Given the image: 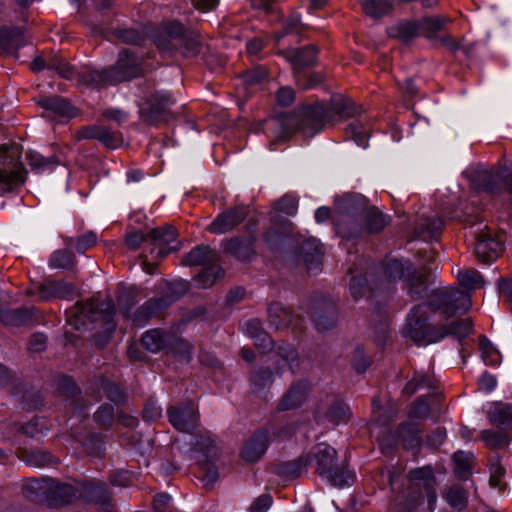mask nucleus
Returning <instances> with one entry per match:
<instances>
[{
	"label": "nucleus",
	"instance_id": "obj_1",
	"mask_svg": "<svg viewBox=\"0 0 512 512\" xmlns=\"http://www.w3.org/2000/svg\"><path fill=\"white\" fill-rule=\"evenodd\" d=\"M360 114V107L350 100L333 99L328 104H316L302 109L299 115L289 114L273 118L268 122L271 132L270 146L285 142L296 131L300 130L307 137H312L336 116L350 118Z\"/></svg>",
	"mask_w": 512,
	"mask_h": 512
},
{
	"label": "nucleus",
	"instance_id": "obj_2",
	"mask_svg": "<svg viewBox=\"0 0 512 512\" xmlns=\"http://www.w3.org/2000/svg\"><path fill=\"white\" fill-rule=\"evenodd\" d=\"M368 201L361 194H346L336 200L338 216L335 218L337 233L347 239L362 237V216Z\"/></svg>",
	"mask_w": 512,
	"mask_h": 512
},
{
	"label": "nucleus",
	"instance_id": "obj_3",
	"mask_svg": "<svg viewBox=\"0 0 512 512\" xmlns=\"http://www.w3.org/2000/svg\"><path fill=\"white\" fill-rule=\"evenodd\" d=\"M383 273L385 275V281L381 282L379 289L388 288L390 283L397 279L405 278L407 287L412 299H420L426 292L427 286L426 281L428 272L426 269L423 271H417L413 268L412 263L409 260L402 261L392 259L387 261L383 267ZM371 291L378 290V287H371Z\"/></svg>",
	"mask_w": 512,
	"mask_h": 512
},
{
	"label": "nucleus",
	"instance_id": "obj_4",
	"mask_svg": "<svg viewBox=\"0 0 512 512\" xmlns=\"http://www.w3.org/2000/svg\"><path fill=\"white\" fill-rule=\"evenodd\" d=\"M182 263L186 266H202V270L195 275L194 281L199 288L211 287L224 275L220 266V255L208 245H199L187 253Z\"/></svg>",
	"mask_w": 512,
	"mask_h": 512
},
{
	"label": "nucleus",
	"instance_id": "obj_5",
	"mask_svg": "<svg viewBox=\"0 0 512 512\" xmlns=\"http://www.w3.org/2000/svg\"><path fill=\"white\" fill-rule=\"evenodd\" d=\"M26 179V171L20 162V148L17 144L0 146V195L13 192Z\"/></svg>",
	"mask_w": 512,
	"mask_h": 512
},
{
	"label": "nucleus",
	"instance_id": "obj_6",
	"mask_svg": "<svg viewBox=\"0 0 512 512\" xmlns=\"http://www.w3.org/2000/svg\"><path fill=\"white\" fill-rule=\"evenodd\" d=\"M428 305L433 311L440 312L448 320L466 312L472 302L468 292L451 287L435 290L430 296Z\"/></svg>",
	"mask_w": 512,
	"mask_h": 512
},
{
	"label": "nucleus",
	"instance_id": "obj_7",
	"mask_svg": "<svg viewBox=\"0 0 512 512\" xmlns=\"http://www.w3.org/2000/svg\"><path fill=\"white\" fill-rule=\"evenodd\" d=\"M427 307L424 304L414 306L403 328V334L416 343L429 344L437 342V328L427 324Z\"/></svg>",
	"mask_w": 512,
	"mask_h": 512
},
{
	"label": "nucleus",
	"instance_id": "obj_8",
	"mask_svg": "<svg viewBox=\"0 0 512 512\" xmlns=\"http://www.w3.org/2000/svg\"><path fill=\"white\" fill-rule=\"evenodd\" d=\"M475 238L474 253L483 263L495 261L503 252V241L495 236L487 225L479 223L473 230Z\"/></svg>",
	"mask_w": 512,
	"mask_h": 512
},
{
	"label": "nucleus",
	"instance_id": "obj_9",
	"mask_svg": "<svg viewBox=\"0 0 512 512\" xmlns=\"http://www.w3.org/2000/svg\"><path fill=\"white\" fill-rule=\"evenodd\" d=\"M115 312L113 301L109 298L98 301L92 300L87 303L77 302L68 312L69 318L75 317L79 320L88 319L91 322L103 321L110 323Z\"/></svg>",
	"mask_w": 512,
	"mask_h": 512
},
{
	"label": "nucleus",
	"instance_id": "obj_10",
	"mask_svg": "<svg viewBox=\"0 0 512 512\" xmlns=\"http://www.w3.org/2000/svg\"><path fill=\"white\" fill-rule=\"evenodd\" d=\"M174 100L169 94L155 92L146 100L140 109L142 120L147 124H156L158 122H167L171 115V106Z\"/></svg>",
	"mask_w": 512,
	"mask_h": 512
},
{
	"label": "nucleus",
	"instance_id": "obj_11",
	"mask_svg": "<svg viewBox=\"0 0 512 512\" xmlns=\"http://www.w3.org/2000/svg\"><path fill=\"white\" fill-rule=\"evenodd\" d=\"M149 254L152 259H161L179 249L176 232L171 226L154 228L148 232Z\"/></svg>",
	"mask_w": 512,
	"mask_h": 512
},
{
	"label": "nucleus",
	"instance_id": "obj_12",
	"mask_svg": "<svg viewBox=\"0 0 512 512\" xmlns=\"http://www.w3.org/2000/svg\"><path fill=\"white\" fill-rule=\"evenodd\" d=\"M114 84L139 77L143 73L141 59L128 49L119 53L115 66L109 68Z\"/></svg>",
	"mask_w": 512,
	"mask_h": 512
},
{
	"label": "nucleus",
	"instance_id": "obj_13",
	"mask_svg": "<svg viewBox=\"0 0 512 512\" xmlns=\"http://www.w3.org/2000/svg\"><path fill=\"white\" fill-rule=\"evenodd\" d=\"M167 414L171 425L180 432H191L197 427L198 413L192 401L170 407Z\"/></svg>",
	"mask_w": 512,
	"mask_h": 512
},
{
	"label": "nucleus",
	"instance_id": "obj_14",
	"mask_svg": "<svg viewBox=\"0 0 512 512\" xmlns=\"http://www.w3.org/2000/svg\"><path fill=\"white\" fill-rule=\"evenodd\" d=\"M311 318L319 331H328L337 322L336 304L329 299H315L311 304Z\"/></svg>",
	"mask_w": 512,
	"mask_h": 512
},
{
	"label": "nucleus",
	"instance_id": "obj_15",
	"mask_svg": "<svg viewBox=\"0 0 512 512\" xmlns=\"http://www.w3.org/2000/svg\"><path fill=\"white\" fill-rule=\"evenodd\" d=\"M249 214L247 206H235L220 213L208 226V231L213 234H224L244 221Z\"/></svg>",
	"mask_w": 512,
	"mask_h": 512
},
{
	"label": "nucleus",
	"instance_id": "obj_16",
	"mask_svg": "<svg viewBox=\"0 0 512 512\" xmlns=\"http://www.w3.org/2000/svg\"><path fill=\"white\" fill-rule=\"evenodd\" d=\"M473 189L480 192L497 194L501 191L498 170L493 172L487 169H472L465 172Z\"/></svg>",
	"mask_w": 512,
	"mask_h": 512
},
{
	"label": "nucleus",
	"instance_id": "obj_17",
	"mask_svg": "<svg viewBox=\"0 0 512 512\" xmlns=\"http://www.w3.org/2000/svg\"><path fill=\"white\" fill-rule=\"evenodd\" d=\"M186 33L180 22H168L154 36V43L162 51H173L178 48V43Z\"/></svg>",
	"mask_w": 512,
	"mask_h": 512
},
{
	"label": "nucleus",
	"instance_id": "obj_18",
	"mask_svg": "<svg viewBox=\"0 0 512 512\" xmlns=\"http://www.w3.org/2000/svg\"><path fill=\"white\" fill-rule=\"evenodd\" d=\"M268 321L276 330L288 327L297 330L302 328L303 319L281 303H273L268 308Z\"/></svg>",
	"mask_w": 512,
	"mask_h": 512
},
{
	"label": "nucleus",
	"instance_id": "obj_19",
	"mask_svg": "<svg viewBox=\"0 0 512 512\" xmlns=\"http://www.w3.org/2000/svg\"><path fill=\"white\" fill-rule=\"evenodd\" d=\"M309 454L311 461H315L316 473L321 477L326 478L337 466L335 463L337 452L327 444L320 443L316 445Z\"/></svg>",
	"mask_w": 512,
	"mask_h": 512
},
{
	"label": "nucleus",
	"instance_id": "obj_20",
	"mask_svg": "<svg viewBox=\"0 0 512 512\" xmlns=\"http://www.w3.org/2000/svg\"><path fill=\"white\" fill-rule=\"evenodd\" d=\"M26 43L22 28L15 26L0 28V56L17 55L18 50Z\"/></svg>",
	"mask_w": 512,
	"mask_h": 512
},
{
	"label": "nucleus",
	"instance_id": "obj_21",
	"mask_svg": "<svg viewBox=\"0 0 512 512\" xmlns=\"http://www.w3.org/2000/svg\"><path fill=\"white\" fill-rule=\"evenodd\" d=\"M36 289L39 298L44 301L52 298H68L75 292L74 285L64 280L46 279L38 283Z\"/></svg>",
	"mask_w": 512,
	"mask_h": 512
},
{
	"label": "nucleus",
	"instance_id": "obj_22",
	"mask_svg": "<svg viewBox=\"0 0 512 512\" xmlns=\"http://www.w3.org/2000/svg\"><path fill=\"white\" fill-rule=\"evenodd\" d=\"M280 53L291 63L294 72L298 73L303 68L315 63L318 49L314 45H307L300 49H286Z\"/></svg>",
	"mask_w": 512,
	"mask_h": 512
},
{
	"label": "nucleus",
	"instance_id": "obj_23",
	"mask_svg": "<svg viewBox=\"0 0 512 512\" xmlns=\"http://www.w3.org/2000/svg\"><path fill=\"white\" fill-rule=\"evenodd\" d=\"M299 256L308 272H318L322 264V247L315 238L303 241L299 247Z\"/></svg>",
	"mask_w": 512,
	"mask_h": 512
},
{
	"label": "nucleus",
	"instance_id": "obj_24",
	"mask_svg": "<svg viewBox=\"0 0 512 512\" xmlns=\"http://www.w3.org/2000/svg\"><path fill=\"white\" fill-rule=\"evenodd\" d=\"M420 425L416 422H403L396 435H393L391 439L382 438L380 445L384 447L387 442V446H392L397 441H402L408 448H414L420 445Z\"/></svg>",
	"mask_w": 512,
	"mask_h": 512
},
{
	"label": "nucleus",
	"instance_id": "obj_25",
	"mask_svg": "<svg viewBox=\"0 0 512 512\" xmlns=\"http://www.w3.org/2000/svg\"><path fill=\"white\" fill-rule=\"evenodd\" d=\"M44 110L51 112L60 119H71L77 116L78 110L71 103L60 96L41 97L37 101Z\"/></svg>",
	"mask_w": 512,
	"mask_h": 512
},
{
	"label": "nucleus",
	"instance_id": "obj_26",
	"mask_svg": "<svg viewBox=\"0 0 512 512\" xmlns=\"http://www.w3.org/2000/svg\"><path fill=\"white\" fill-rule=\"evenodd\" d=\"M276 374L281 375L285 368L294 373L299 368V357L296 349L289 343L281 342L275 349Z\"/></svg>",
	"mask_w": 512,
	"mask_h": 512
},
{
	"label": "nucleus",
	"instance_id": "obj_27",
	"mask_svg": "<svg viewBox=\"0 0 512 512\" xmlns=\"http://www.w3.org/2000/svg\"><path fill=\"white\" fill-rule=\"evenodd\" d=\"M309 385L305 381H298L291 385L289 390L283 395L278 404L280 411H288L300 407L307 399Z\"/></svg>",
	"mask_w": 512,
	"mask_h": 512
},
{
	"label": "nucleus",
	"instance_id": "obj_28",
	"mask_svg": "<svg viewBox=\"0 0 512 512\" xmlns=\"http://www.w3.org/2000/svg\"><path fill=\"white\" fill-rule=\"evenodd\" d=\"M408 478L410 483L413 485L419 484V486L424 489L429 504L436 501V480L433 474V470L430 467L413 469L409 472Z\"/></svg>",
	"mask_w": 512,
	"mask_h": 512
},
{
	"label": "nucleus",
	"instance_id": "obj_29",
	"mask_svg": "<svg viewBox=\"0 0 512 512\" xmlns=\"http://www.w3.org/2000/svg\"><path fill=\"white\" fill-rule=\"evenodd\" d=\"M268 440V433L266 431H257L244 444L241 451V457L248 462H255L259 460L264 455L268 447Z\"/></svg>",
	"mask_w": 512,
	"mask_h": 512
},
{
	"label": "nucleus",
	"instance_id": "obj_30",
	"mask_svg": "<svg viewBox=\"0 0 512 512\" xmlns=\"http://www.w3.org/2000/svg\"><path fill=\"white\" fill-rule=\"evenodd\" d=\"M424 495L425 491L419 484L413 485L409 483L406 490L396 496L394 505L399 512H413L421 503V499Z\"/></svg>",
	"mask_w": 512,
	"mask_h": 512
},
{
	"label": "nucleus",
	"instance_id": "obj_31",
	"mask_svg": "<svg viewBox=\"0 0 512 512\" xmlns=\"http://www.w3.org/2000/svg\"><path fill=\"white\" fill-rule=\"evenodd\" d=\"M168 307L162 297L149 299L135 311L133 322L137 325H143L151 318L161 317Z\"/></svg>",
	"mask_w": 512,
	"mask_h": 512
},
{
	"label": "nucleus",
	"instance_id": "obj_32",
	"mask_svg": "<svg viewBox=\"0 0 512 512\" xmlns=\"http://www.w3.org/2000/svg\"><path fill=\"white\" fill-rule=\"evenodd\" d=\"M253 243L252 237L241 238L232 237L222 241V248L225 253L231 254L239 260H247L253 254Z\"/></svg>",
	"mask_w": 512,
	"mask_h": 512
},
{
	"label": "nucleus",
	"instance_id": "obj_33",
	"mask_svg": "<svg viewBox=\"0 0 512 512\" xmlns=\"http://www.w3.org/2000/svg\"><path fill=\"white\" fill-rule=\"evenodd\" d=\"M472 331L470 319H455L438 325L437 342L446 336H453L459 340L467 337Z\"/></svg>",
	"mask_w": 512,
	"mask_h": 512
},
{
	"label": "nucleus",
	"instance_id": "obj_34",
	"mask_svg": "<svg viewBox=\"0 0 512 512\" xmlns=\"http://www.w3.org/2000/svg\"><path fill=\"white\" fill-rule=\"evenodd\" d=\"M443 226L444 222L440 217H421L415 227V236L424 241L436 240Z\"/></svg>",
	"mask_w": 512,
	"mask_h": 512
},
{
	"label": "nucleus",
	"instance_id": "obj_35",
	"mask_svg": "<svg viewBox=\"0 0 512 512\" xmlns=\"http://www.w3.org/2000/svg\"><path fill=\"white\" fill-rule=\"evenodd\" d=\"M77 490L70 484L60 483L53 479L49 481L48 502L51 505H63L73 501Z\"/></svg>",
	"mask_w": 512,
	"mask_h": 512
},
{
	"label": "nucleus",
	"instance_id": "obj_36",
	"mask_svg": "<svg viewBox=\"0 0 512 512\" xmlns=\"http://www.w3.org/2000/svg\"><path fill=\"white\" fill-rule=\"evenodd\" d=\"M35 319L34 308L21 307L0 311V321L6 326L19 327L28 325Z\"/></svg>",
	"mask_w": 512,
	"mask_h": 512
},
{
	"label": "nucleus",
	"instance_id": "obj_37",
	"mask_svg": "<svg viewBox=\"0 0 512 512\" xmlns=\"http://www.w3.org/2000/svg\"><path fill=\"white\" fill-rule=\"evenodd\" d=\"M246 333L254 339V345L261 352H270L274 343L268 333L263 329L261 321L258 319H251L245 323Z\"/></svg>",
	"mask_w": 512,
	"mask_h": 512
},
{
	"label": "nucleus",
	"instance_id": "obj_38",
	"mask_svg": "<svg viewBox=\"0 0 512 512\" xmlns=\"http://www.w3.org/2000/svg\"><path fill=\"white\" fill-rule=\"evenodd\" d=\"M488 419L491 424L512 429V404L506 402H494L488 410Z\"/></svg>",
	"mask_w": 512,
	"mask_h": 512
},
{
	"label": "nucleus",
	"instance_id": "obj_39",
	"mask_svg": "<svg viewBox=\"0 0 512 512\" xmlns=\"http://www.w3.org/2000/svg\"><path fill=\"white\" fill-rule=\"evenodd\" d=\"M310 462V454L301 455L297 459L279 464L276 467V474L285 479L298 478L306 471V467Z\"/></svg>",
	"mask_w": 512,
	"mask_h": 512
},
{
	"label": "nucleus",
	"instance_id": "obj_40",
	"mask_svg": "<svg viewBox=\"0 0 512 512\" xmlns=\"http://www.w3.org/2000/svg\"><path fill=\"white\" fill-rule=\"evenodd\" d=\"M436 388L437 380L432 374L416 371L404 386L402 393L410 397L420 390H435Z\"/></svg>",
	"mask_w": 512,
	"mask_h": 512
},
{
	"label": "nucleus",
	"instance_id": "obj_41",
	"mask_svg": "<svg viewBox=\"0 0 512 512\" xmlns=\"http://www.w3.org/2000/svg\"><path fill=\"white\" fill-rule=\"evenodd\" d=\"M49 481V478L27 480L22 488L24 497L33 502L48 501Z\"/></svg>",
	"mask_w": 512,
	"mask_h": 512
},
{
	"label": "nucleus",
	"instance_id": "obj_42",
	"mask_svg": "<svg viewBox=\"0 0 512 512\" xmlns=\"http://www.w3.org/2000/svg\"><path fill=\"white\" fill-rule=\"evenodd\" d=\"M390 38L409 43L420 35V24L417 21H405L387 29Z\"/></svg>",
	"mask_w": 512,
	"mask_h": 512
},
{
	"label": "nucleus",
	"instance_id": "obj_43",
	"mask_svg": "<svg viewBox=\"0 0 512 512\" xmlns=\"http://www.w3.org/2000/svg\"><path fill=\"white\" fill-rule=\"evenodd\" d=\"M171 335L160 329H152L144 333L141 342L147 350L155 353L168 347Z\"/></svg>",
	"mask_w": 512,
	"mask_h": 512
},
{
	"label": "nucleus",
	"instance_id": "obj_44",
	"mask_svg": "<svg viewBox=\"0 0 512 512\" xmlns=\"http://www.w3.org/2000/svg\"><path fill=\"white\" fill-rule=\"evenodd\" d=\"M384 215L376 207H366L362 216V236L365 233H378L387 225Z\"/></svg>",
	"mask_w": 512,
	"mask_h": 512
},
{
	"label": "nucleus",
	"instance_id": "obj_45",
	"mask_svg": "<svg viewBox=\"0 0 512 512\" xmlns=\"http://www.w3.org/2000/svg\"><path fill=\"white\" fill-rule=\"evenodd\" d=\"M79 83L88 87H101L104 85H113L109 69L103 71L86 70L78 74Z\"/></svg>",
	"mask_w": 512,
	"mask_h": 512
},
{
	"label": "nucleus",
	"instance_id": "obj_46",
	"mask_svg": "<svg viewBox=\"0 0 512 512\" xmlns=\"http://www.w3.org/2000/svg\"><path fill=\"white\" fill-rule=\"evenodd\" d=\"M443 498L452 507L459 511L466 508L468 503V492L458 484L446 487L442 492Z\"/></svg>",
	"mask_w": 512,
	"mask_h": 512
},
{
	"label": "nucleus",
	"instance_id": "obj_47",
	"mask_svg": "<svg viewBox=\"0 0 512 512\" xmlns=\"http://www.w3.org/2000/svg\"><path fill=\"white\" fill-rule=\"evenodd\" d=\"M274 378V372L268 367L254 369L249 377L254 392L269 389L274 382Z\"/></svg>",
	"mask_w": 512,
	"mask_h": 512
},
{
	"label": "nucleus",
	"instance_id": "obj_48",
	"mask_svg": "<svg viewBox=\"0 0 512 512\" xmlns=\"http://www.w3.org/2000/svg\"><path fill=\"white\" fill-rule=\"evenodd\" d=\"M363 12L372 17L380 18L388 14L393 7L390 0H357Z\"/></svg>",
	"mask_w": 512,
	"mask_h": 512
},
{
	"label": "nucleus",
	"instance_id": "obj_49",
	"mask_svg": "<svg viewBox=\"0 0 512 512\" xmlns=\"http://www.w3.org/2000/svg\"><path fill=\"white\" fill-rule=\"evenodd\" d=\"M325 417L332 423H346L352 417L350 407L342 400H334L325 413Z\"/></svg>",
	"mask_w": 512,
	"mask_h": 512
},
{
	"label": "nucleus",
	"instance_id": "obj_50",
	"mask_svg": "<svg viewBox=\"0 0 512 512\" xmlns=\"http://www.w3.org/2000/svg\"><path fill=\"white\" fill-rule=\"evenodd\" d=\"M97 386L105 397L116 405H121L126 401V393L116 383H113L104 377H100L97 382Z\"/></svg>",
	"mask_w": 512,
	"mask_h": 512
},
{
	"label": "nucleus",
	"instance_id": "obj_51",
	"mask_svg": "<svg viewBox=\"0 0 512 512\" xmlns=\"http://www.w3.org/2000/svg\"><path fill=\"white\" fill-rule=\"evenodd\" d=\"M481 439L484 441L486 447L490 449H503L512 441V436L506 431L489 429L481 432Z\"/></svg>",
	"mask_w": 512,
	"mask_h": 512
},
{
	"label": "nucleus",
	"instance_id": "obj_52",
	"mask_svg": "<svg viewBox=\"0 0 512 512\" xmlns=\"http://www.w3.org/2000/svg\"><path fill=\"white\" fill-rule=\"evenodd\" d=\"M457 280L459 285L466 290L480 289L485 284L483 276L474 268L459 271Z\"/></svg>",
	"mask_w": 512,
	"mask_h": 512
},
{
	"label": "nucleus",
	"instance_id": "obj_53",
	"mask_svg": "<svg viewBox=\"0 0 512 512\" xmlns=\"http://www.w3.org/2000/svg\"><path fill=\"white\" fill-rule=\"evenodd\" d=\"M448 21V18L443 16H427L417 22L420 24V33L431 39L437 32L443 29Z\"/></svg>",
	"mask_w": 512,
	"mask_h": 512
},
{
	"label": "nucleus",
	"instance_id": "obj_54",
	"mask_svg": "<svg viewBox=\"0 0 512 512\" xmlns=\"http://www.w3.org/2000/svg\"><path fill=\"white\" fill-rule=\"evenodd\" d=\"M191 445L195 451L201 452L206 459H216L218 457L217 447L210 436L202 434L194 435Z\"/></svg>",
	"mask_w": 512,
	"mask_h": 512
},
{
	"label": "nucleus",
	"instance_id": "obj_55",
	"mask_svg": "<svg viewBox=\"0 0 512 512\" xmlns=\"http://www.w3.org/2000/svg\"><path fill=\"white\" fill-rule=\"evenodd\" d=\"M184 57H194L201 50V41L199 36L193 32H187L178 43V48Z\"/></svg>",
	"mask_w": 512,
	"mask_h": 512
},
{
	"label": "nucleus",
	"instance_id": "obj_56",
	"mask_svg": "<svg viewBox=\"0 0 512 512\" xmlns=\"http://www.w3.org/2000/svg\"><path fill=\"white\" fill-rule=\"evenodd\" d=\"M21 459L34 467H45L54 462V457L51 454L41 450H25L21 454Z\"/></svg>",
	"mask_w": 512,
	"mask_h": 512
},
{
	"label": "nucleus",
	"instance_id": "obj_57",
	"mask_svg": "<svg viewBox=\"0 0 512 512\" xmlns=\"http://www.w3.org/2000/svg\"><path fill=\"white\" fill-rule=\"evenodd\" d=\"M109 39L125 44L138 45L143 41V36L136 29L113 28L110 30Z\"/></svg>",
	"mask_w": 512,
	"mask_h": 512
},
{
	"label": "nucleus",
	"instance_id": "obj_58",
	"mask_svg": "<svg viewBox=\"0 0 512 512\" xmlns=\"http://www.w3.org/2000/svg\"><path fill=\"white\" fill-rule=\"evenodd\" d=\"M347 136L353 138L358 146L366 147L369 138V129L361 120L351 122L345 129Z\"/></svg>",
	"mask_w": 512,
	"mask_h": 512
},
{
	"label": "nucleus",
	"instance_id": "obj_59",
	"mask_svg": "<svg viewBox=\"0 0 512 512\" xmlns=\"http://www.w3.org/2000/svg\"><path fill=\"white\" fill-rule=\"evenodd\" d=\"M71 248L60 249L52 253L49 259V265L58 269H70L74 266L76 260Z\"/></svg>",
	"mask_w": 512,
	"mask_h": 512
},
{
	"label": "nucleus",
	"instance_id": "obj_60",
	"mask_svg": "<svg viewBox=\"0 0 512 512\" xmlns=\"http://www.w3.org/2000/svg\"><path fill=\"white\" fill-rule=\"evenodd\" d=\"M175 355H177L181 361L189 362L192 354V345L179 337L171 335L169 345L167 347Z\"/></svg>",
	"mask_w": 512,
	"mask_h": 512
},
{
	"label": "nucleus",
	"instance_id": "obj_61",
	"mask_svg": "<svg viewBox=\"0 0 512 512\" xmlns=\"http://www.w3.org/2000/svg\"><path fill=\"white\" fill-rule=\"evenodd\" d=\"M188 290V284L184 281L166 283L162 299L168 306L180 299Z\"/></svg>",
	"mask_w": 512,
	"mask_h": 512
},
{
	"label": "nucleus",
	"instance_id": "obj_62",
	"mask_svg": "<svg viewBox=\"0 0 512 512\" xmlns=\"http://www.w3.org/2000/svg\"><path fill=\"white\" fill-rule=\"evenodd\" d=\"M326 479L335 487L350 486L354 483L355 475L346 468L338 466L326 476Z\"/></svg>",
	"mask_w": 512,
	"mask_h": 512
},
{
	"label": "nucleus",
	"instance_id": "obj_63",
	"mask_svg": "<svg viewBox=\"0 0 512 512\" xmlns=\"http://www.w3.org/2000/svg\"><path fill=\"white\" fill-rule=\"evenodd\" d=\"M472 454L463 451H457L453 455L455 463V473L459 479L465 480L468 478L471 469Z\"/></svg>",
	"mask_w": 512,
	"mask_h": 512
},
{
	"label": "nucleus",
	"instance_id": "obj_64",
	"mask_svg": "<svg viewBox=\"0 0 512 512\" xmlns=\"http://www.w3.org/2000/svg\"><path fill=\"white\" fill-rule=\"evenodd\" d=\"M215 459L207 458L199 464V477L205 487H211L219 477L218 470L213 464Z\"/></svg>",
	"mask_w": 512,
	"mask_h": 512
}]
</instances>
